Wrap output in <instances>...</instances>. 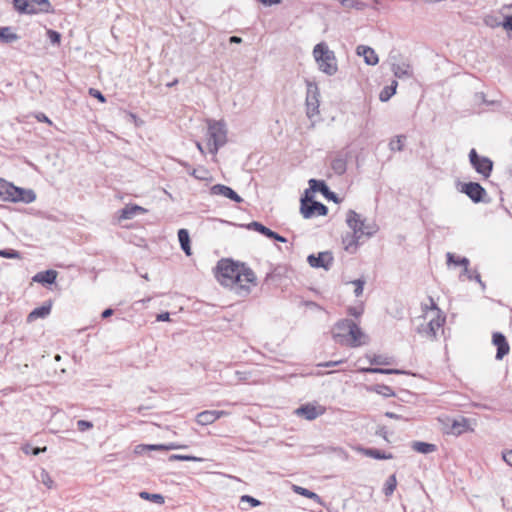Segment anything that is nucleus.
I'll use <instances>...</instances> for the list:
<instances>
[{
    "mask_svg": "<svg viewBox=\"0 0 512 512\" xmlns=\"http://www.w3.org/2000/svg\"><path fill=\"white\" fill-rule=\"evenodd\" d=\"M182 448H186L185 445H177V444H174V443H170V444H158V445H138L136 446V449H135V452L136 453H140L144 450H165V451H169V450H174V449H182Z\"/></svg>",
    "mask_w": 512,
    "mask_h": 512,
    "instance_id": "nucleus-22",
    "label": "nucleus"
},
{
    "mask_svg": "<svg viewBox=\"0 0 512 512\" xmlns=\"http://www.w3.org/2000/svg\"><path fill=\"white\" fill-rule=\"evenodd\" d=\"M459 191L467 195L474 203L484 201L486 190L477 182L461 183Z\"/></svg>",
    "mask_w": 512,
    "mask_h": 512,
    "instance_id": "nucleus-10",
    "label": "nucleus"
},
{
    "mask_svg": "<svg viewBox=\"0 0 512 512\" xmlns=\"http://www.w3.org/2000/svg\"><path fill=\"white\" fill-rule=\"evenodd\" d=\"M429 300L431 306H423V311L425 312L424 320L429 319L417 327V333L427 339H435L438 330L441 329L445 322V318L441 316L440 309L435 304L433 298L430 297Z\"/></svg>",
    "mask_w": 512,
    "mask_h": 512,
    "instance_id": "nucleus-2",
    "label": "nucleus"
},
{
    "mask_svg": "<svg viewBox=\"0 0 512 512\" xmlns=\"http://www.w3.org/2000/svg\"><path fill=\"white\" fill-rule=\"evenodd\" d=\"M40 481L47 486L48 488H51L53 485V480L51 479L50 475L46 470H41L40 472Z\"/></svg>",
    "mask_w": 512,
    "mask_h": 512,
    "instance_id": "nucleus-50",
    "label": "nucleus"
},
{
    "mask_svg": "<svg viewBox=\"0 0 512 512\" xmlns=\"http://www.w3.org/2000/svg\"><path fill=\"white\" fill-rule=\"evenodd\" d=\"M57 271L55 270H46L42 272H38L33 276L32 280L41 284H53L57 278Z\"/></svg>",
    "mask_w": 512,
    "mask_h": 512,
    "instance_id": "nucleus-21",
    "label": "nucleus"
},
{
    "mask_svg": "<svg viewBox=\"0 0 512 512\" xmlns=\"http://www.w3.org/2000/svg\"><path fill=\"white\" fill-rule=\"evenodd\" d=\"M334 261L333 255L329 251L319 252L317 255L310 254L307 262L313 268H323L329 270Z\"/></svg>",
    "mask_w": 512,
    "mask_h": 512,
    "instance_id": "nucleus-11",
    "label": "nucleus"
},
{
    "mask_svg": "<svg viewBox=\"0 0 512 512\" xmlns=\"http://www.w3.org/2000/svg\"><path fill=\"white\" fill-rule=\"evenodd\" d=\"M269 238L271 239H274L276 241H279V242H282V243H285L287 242L286 238L277 234L276 232L273 231V236H270Z\"/></svg>",
    "mask_w": 512,
    "mask_h": 512,
    "instance_id": "nucleus-60",
    "label": "nucleus"
},
{
    "mask_svg": "<svg viewBox=\"0 0 512 512\" xmlns=\"http://www.w3.org/2000/svg\"><path fill=\"white\" fill-rule=\"evenodd\" d=\"M502 27L509 31L511 30L512 31V15L511 16H506L502 22Z\"/></svg>",
    "mask_w": 512,
    "mask_h": 512,
    "instance_id": "nucleus-55",
    "label": "nucleus"
},
{
    "mask_svg": "<svg viewBox=\"0 0 512 512\" xmlns=\"http://www.w3.org/2000/svg\"><path fill=\"white\" fill-rule=\"evenodd\" d=\"M51 303H45L40 307L33 309L27 316V322L31 323L39 318H46L51 312Z\"/></svg>",
    "mask_w": 512,
    "mask_h": 512,
    "instance_id": "nucleus-19",
    "label": "nucleus"
},
{
    "mask_svg": "<svg viewBox=\"0 0 512 512\" xmlns=\"http://www.w3.org/2000/svg\"><path fill=\"white\" fill-rule=\"evenodd\" d=\"M47 35L52 44L59 45L61 41V34L55 30H47Z\"/></svg>",
    "mask_w": 512,
    "mask_h": 512,
    "instance_id": "nucleus-49",
    "label": "nucleus"
},
{
    "mask_svg": "<svg viewBox=\"0 0 512 512\" xmlns=\"http://www.w3.org/2000/svg\"><path fill=\"white\" fill-rule=\"evenodd\" d=\"M462 276H466V277H467V279H469V280H476V281L481 285L482 289H485V284L482 282L481 277H480V274H479V273H477L476 271L471 272V271L469 270V273H468V274H463V272H462V273L460 274V278H461Z\"/></svg>",
    "mask_w": 512,
    "mask_h": 512,
    "instance_id": "nucleus-48",
    "label": "nucleus"
},
{
    "mask_svg": "<svg viewBox=\"0 0 512 512\" xmlns=\"http://www.w3.org/2000/svg\"><path fill=\"white\" fill-rule=\"evenodd\" d=\"M313 55L322 72L330 76L337 72L338 67L334 52L325 43H318L313 49Z\"/></svg>",
    "mask_w": 512,
    "mask_h": 512,
    "instance_id": "nucleus-3",
    "label": "nucleus"
},
{
    "mask_svg": "<svg viewBox=\"0 0 512 512\" xmlns=\"http://www.w3.org/2000/svg\"><path fill=\"white\" fill-rule=\"evenodd\" d=\"M226 411L206 410L196 415V422L202 426L214 423L219 418L226 416Z\"/></svg>",
    "mask_w": 512,
    "mask_h": 512,
    "instance_id": "nucleus-15",
    "label": "nucleus"
},
{
    "mask_svg": "<svg viewBox=\"0 0 512 512\" xmlns=\"http://www.w3.org/2000/svg\"><path fill=\"white\" fill-rule=\"evenodd\" d=\"M292 489L296 494H299L306 498L312 499L319 505L324 506V502H323L322 498L315 492H312V491H310L304 487L298 486V485H293Z\"/></svg>",
    "mask_w": 512,
    "mask_h": 512,
    "instance_id": "nucleus-26",
    "label": "nucleus"
},
{
    "mask_svg": "<svg viewBox=\"0 0 512 512\" xmlns=\"http://www.w3.org/2000/svg\"><path fill=\"white\" fill-rule=\"evenodd\" d=\"M331 168L338 175L344 174L347 169L346 160L342 157L335 158L331 163Z\"/></svg>",
    "mask_w": 512,
    "mask_h": 512,
    "instance_id": "nucleus-35",
    "label": "nucleus"
},
{
    "mask_svg": "<svg viewBox=\"0 0 512 512\" xmlns=\"http://www.w3.org/2000/svg\"><path fill=\"white\" fill-rule=\"evenodd\" d=\"M18 35L12 32L10 27H0V42L12 43L18 40Z\"/></svg>",
    "mask_w": 512,
    "mask_h": 512,
    "instance_id": "nucleus-31",
    "label": "nucleus"
},
{
    "mask_svg": "<svg viewBox=\"0 0 512 512\" xmlns=\"http://www.w3.org/2000/svg\"><path fill=\"white\" fill-rule=\"evenodd\" d=\"M348 334L346 344L352 347L359 346L360 338L363 336V333L356 323L353 322Z\"/></svg>",
    "mask_w": 512,
    "mask_h": 512,
    "instance_id": "nucleus-25",
    "label": "nucleus"
},
{
    "mask_svg": "<svg viewBox=\"0 0 512 512\" xmlns=\"http://www.w3.org/2000/svg\"><path fill=\"white\" fill-rule=\"evenodd\" d=\"M468 428V421L465 418L461 420H454L451 426L452 433L455 435H460L464 433Z\"/></svg>",
    "mask_w": 512,
    "mask_h": 512,
    "instance_id": "nucleus-36",
    "label": "nucleus"
},
{
    "mask_svg": "<svg viewBox=\"0 0 512 512\" xmlns=\"http://www.w3.org/2000/svg\"><path fill=\"white\" fill-rule=\"evenodd\" d=\"M469 160L472 167L477 173L481 174L484 178H488L493 169V161L485 156H479L475 149L469 152Z\"/></svg>",
    "mask_w": 512,
    "mask_h": 512,
    "instance_id": "nucleus-8",
    "label": "nucleus"
},
{
    "mask_svg": "<svg viewBox=\"0 0 512 512\" xmlns=\"http://www.w3.org/2000/svg\"><path fill=\"white\" fill-rule=\"evenodd\" d=\"M30 5L33 7V11L31 14L48 12L50 10L51 4L48 0H29Z\"/></svg>",
    "mask_w": 512,
    "mask_h": 512,
    "instance_id": "nucleus-29",
    "label": "nucleus"
},
{
    "mask_svg": "<svg viewBox=\"0 0 512 512\" xmlns=\"http://www.w3.org/2000/svg\"><path fill=\"white\" fill-rule=\"evenodd\" d=\"M343 363V360H339V361H328V362H325V363H322L320 364L319 366H322V367H334V366H337L339 364Z\"/></svg>",
    "mask_w": 512,
    "mask_h": 512,
    "instance_id": "nucleus-58",
    "label": "nucleus"
},
{
    "mask_svg": "<svg viewBox=\"0 0 512 512\" xmlns=\"http://www.w3.org/2000/svg\"><path fill=\"white\" fill-rule=\"evenodd\" d=\"M397 85V81L393 80L391 85L384 87L379 94L380 101H388L396 93Z\"/></svg>",
    "mask_w": 512,
    "mask_h": 512,
    "instance_id": "nucleus-32",
    "label": "nucleus"
},
{
    "mask_svg": "<svg viewBox=\"0 0 512 512\" xmlns=\"http://www.w3.org/2000/svg\"><path fill=\"white\" fill-rule=\"evenodd\" d=\"M346 223L348 227L361 238L363 236L371 237L377 231L374 224L366 223L365 219H362L360 214L354 210H349L346 216Z\"/></svg>",
    "mask_w": 512,
    "mask_h": 512,
    "instance_id": "nucleus-5",
    "label": "nucleus"
},
{
    "mask_svg": "<svg viewBox=\"0 0 512 512\" xmlns=\"http://www.w3.org/2000/svg\"><path fill=\"white\" fill-rule=\"evenodd\" d=\"M396 485H397L396 476L394 474L390 475L385 483L384 494L386 496L392 495L394 490L396 489Z\"/></svg>",
    "mask_w": 512,
    "mask_h": 512,
    "instance_id": "nucleus-39",
    "label": "nucleus"
},
{
    "mask_svg": "<svg viewBox=\"0 0 512 512\" xmlns=\"http://www.w3.org/2000/svg\"><path fill=\"white\" fill-rule=\"evenodd\" d=\"M406 139L404 135H399L395 139H392L389 143V147L392 151H402L403 142Z\"/></svg>",
    "mask_w": 512,
    "mask_h": 512,
    "instance_id": "nucleus-43",
    "label": "nucleus"
},
{
    "mask_svg": "<svg viewBox=\"0 0 512 512\" xmlns=\"http://www.w3.org/2000/svg\"><path fill=\"white\" fill-rule=\"evenodd\" d=\"M309 191L306 190L305 197L301 199L300 212L305 219L312 218L315 214L325 216L328 213V208L318 202L311 201L308 198Z\"/></svg>",
    "mask_w": 512,
    "mask_h": 512,
    "instance_id": "nucleus-7",
    "label": "nucleus"
},
{
    "mask_svg": "<svg viewBox=\"0 0 512 512\" xmlns=\"http://www.w3.org/2000/svg\"><path fill=\"white\" fill-rule=\"evenodd\" d=\"M356 51L358 55L364 57V61L367 65L374 66L379 62L377 54L371 47L359 45Z\"/></svg>",
    "mask_w": 512,
    "mask_h": 512,
    "instance_id": "nucleus-18",
    "label": "nucleus"
},
{
    "mask_svg": "<svg viewBox=\"0 0 512 512\" xmlns=\"http://www.w3.org/2000/svg\"><path fill=\"white\" fill-rule=\"evenodd\" d=\"M352 324L353 321L350 319H344L339 321L333 329V338L341 344H346V340L349 335L348 333Z\"/></svg>",
    "mask_w": 512,
    "mask_h": 512,
    "instance_id": "nucleus-13",
    "label": "nucleus"
},
{
    "mask_svg": "<svg viewBox=\"0 0 512 512\" xmlns=\"http://www.w3.org/2000/svg\"><path fill=\"white\" fill-rule=\"evenodd\" d=\"M216 278L221 285L234 289L239 295L249 294V284L255 285L256 282L255 273L250 268L230 259H222L218 262Z\"/></svg>",
    "mask_w": 512,
    "mask_h": 512,
    "instance_id": "nucleus-1",
    "label": "nucleus"
},
{
    "mask_svg": "<svg viewBox=\"0 0 512 512\" xmlns=\"http://www.w3.org/2000/svg\"><path fill=\"white\" fill-rule=\"evenodd\" d=\"M307 95H306V108L307 116L309 118L314 117L319 113V89L315 83L306 81Z\"/></svg>",
    "mask_w": 512,
    "mask_h": 512,
    "instance_id": "nucleus-9",
    "label": "nucleus"
},
{
    "mask_svg": "<svg viewBox=\"0 0 512 512\" xmlns=\"http://www.w3.org/2000/svg\"><path fill=\"white\" fill-rule=\"evenodd\" d=\"M374 391L380 395H383L384 397L394 396L393 390L386 385H377L375 386Z\"/></svg>",
    "mask_w": 512,
    "mask_h": 512,
    "instance_id": "nucleus-44",
    "label": "nucleus"
},
{
    "mask_svg": "<svg viewBox=\"0 0 512 512\" xmlns=\"http://www.w3.org/2000/svg\"><path fill=\"white\" fill-rule=\"evenodd\" d=\"M211 195H219L228 198L236 203H241L243 199L230 187L223 184H215L210 188Z\"/></svg>",
    "mask_w": 512,
    "mask_h": 512,
    "instance_id": "nucleus-14",
    "label": "nucleus"
},
{
    "mask_svg": "<svg viewBox=\"0 0 512 512\" xmlns=\"http://www.w3.org/2000/svg\"><path fill=\"white\" fill-rule=\"evenodd\" d=\"M178 239L182 250L186 255H191V247H190V237L189 233L186 229H180L178 231Z\"/></svg>",
    "mask_w": 512,
    "mask_h": 512,
    "instance_id": "nucleus-28",
    "label": "nucleus"
},
{
    "mask_svg": "<svg viewBox=\"0 0 512 512\" xmlns=\"http://www.w3.org/2000/svg\"><path fill=\"white\" fill-rule=\"evenodd\" d=\"M361 237L352 231V234H347L343 237L344 248L349 253H355Z\"/></svg>",
    "mask_w": 512,
    "mask_h": 512,
    "instance_id": "nucleus-24",
    "label": "nucleus"
},
{
    "mask_svg": "<svg viewBox=\"0 0 512 512\" xmlns=\"http://www.w3.org/2000/svg\"><path fill=\"white\" fill-rule=\"evenodd\" d=\"M503 460L512 467V450L503 453Z\"/></svg>",
    "mask_w": 512,
    "mask_h": 512,
    "instance_id": "nucleus-56",
    "label": "nucleus"
},
{
    "mask_svg": "<svg viewBox=\"0 0 512 512\" xmlns=\"http://www.w3.org/2000/svg\"><path fill=\"white\" fill-rule=\"evenodd\" d=\"M240 502H247L252 507H256V506H259L261 504V502L259 500H257L256 498H254V497H252L250 495H243V496H241Z\"/></svg>",
    "mask_w": 512,
    "mask_h": 512,
    "instance_id": "nucleus-52",
    "label": "nucleus"
},
{
    "mask_svg": "<svg viewBox=\"0 0 512 512\" xmlns=\"http://www.w3.org/2000/svg\"><path fill=\"white\" fill-rule=\"evenodd\" d=\"M169 461H195L202 462L204 461L201 457L191 456V455H181V454H172L169 456Z\"/></svg>",
    "mask_w": 512,
    "mask_h": 512,
    "instance_id": "nucleus-40",
    "label": "nucleus"
},
{
    "mask_svg": "<svg viewBox=\"0 0 512 512\" xmlns=\"http://www.w3.org/2000/svg\"><path fill=\"white\" fill-rule=\"evenodd\" d=\"M388 61L391 66V70L397 78H410L413 76L411 65L402 54L397 51L390 52Z\"/></svg>",
    "mask_w": 512,
    "mask_h": 512,
    "instance_id": "nucleus-6",
    "label": "nucleus"
},
{
    "mask_svg": "<svg viewBox=\"0 0 512 512\" xmlns=\"http://www.w3.org/2000/svg\"><path fill=\"white\" fill-rule=\"evenodd\" d=\"M207 136L209 152L216 154L227 142V129L225 123L214 120L208 121Z\"/></svg>",
    "mask_w": 512,
    "mask_h": 512,
    "instance_id": "nucleus-4",
    "label": "nucleus"
},
{
    "mask_svg": "<svg viewBox=\"0 0 512 512\" xmlns=\"http://www.w3.org/2000/svg\"><path fill=\"white\" fill-rule=\"evenodd\" d=\"M385 416L388 417V418L396 419V420L402 419L401 415H398V414L393 413V412H386Z\"/></svg>",
    "mask_w": 512,
    "mask_h": 512,
    "instance_id": "nucleus-62",
    "label": "nucleus"
},
{
    "mask_svg": "<svg viewBox=\"0 0 512 512\" xmlns=\"http://www.w3.org/2000/svg\"><path fill=\"white\" fill-rule=\"evenodd\" d=\"M259 2H261L262 4L266 5V6H271V5H274V4H279L281 2V0H258Z\"/></svg>",
    "mask_w": 512,
    "mask_h": 512,
    "instance_id": "nucleus-61",
    "label": "nucleus"
},
{
    "mask_svg": "<svg viewBox=\"0 0 512 512\" xmlns=\"http://www.w3.org/2000/svg\"><path fill=\"white\" fill-rule=\"evenodd\" d=\"M492 342L497 347L496 359L501 360L509 353V344L505 336L500 332L493 333Z\"/></svg>",
    "mask_w": 512,
    "mask_h": 512,
    "instance_id": "nucleus-16",
    "label": "nucleus"
},
{
    "mask_svg": "<svg viewBox=\"0 0 512 512\" xmlns=\"http://www.w3.org/2000/svg\"><path fill=\"white\" fill-rule=\"evenodd\" d=\"M89 94L92 97L97 98L102 103H104L106 101V98L104 97V95L99 90H97V89L90 88Z\"/></svg>",
    "mask_w": 512,
    "mask_h": 512,
    "instance_id": "nucleus-54",
    "label": "nucleus"
},
{
    "mask_svg": "<svg viewBox=\"0 0 512 512\" xmlns=\"http://www.w3.org/2000/svg\"><path fill=\"white\" fill-rule=\"evenodd\" d=\"M36 119L40 122H45V123H48V124H52V121L44 114V113H38L36 115Z\"/></svg>",
    "mask_w": 512,
    "mask_h": 512,
    "instance_id": "nucleus-57",
    "label": "nucleus"
},
{
    "mask_svg": "<svg viewBox=\"0 0 512 512\" xmlns=\"http://www.w3.org/2000/svg\"><path fill=\"white\" fill-rule=\"evenodd\" d=\"M364 454L368 457H371L373 459L377 460H386V459H392L393 455L391 453H385L379 449L375 448H367L364 450Z\"/></svg>",
    "mask_w": 512,
    "mask_h": 512,
    "instance_id": "nucleus-30",
    "label": "nucleus"
},
{
    "mask_svg": "<svg viewBox=\"0 0 512 512\" xmlns=\"http://www.w3.org/2000/svg\"><path fill=\"white\" fill-rule=\"evenodd\" d=\"M92 427H93V424L90 421H87V420L77 421V428L81 432L87 431V430L91 429Z\"/></svg>",
    "mask_w": 512,
    "mask_h": 512,
    "instance_id": "nucleus-53",
    "label": "nucleus"
},
{
    "mask_svg": "<svg viewBox=\"0 0 512 512\" xmlns=\"http://www.w3.org/2000/svg\"><path fill=\"white\" fill-rule=\"evenodd\" d=\"M15 9L20 13L31 14L33 6L30 5L29 0H13Z\"/></svg>",
    "mask_w": 512,
    "mask_h": 512,
    "instance_id": "nucleus-37",
    "label": "nucleus"
},
{
    "mask_svg": "<svg viewBox=\"0 0 512 512\" xmlns=\"http://www.w3.org/2000/svg\"><path fill=\"white\" fill-rule=\"evenodd\" d=\"M170 314L168 312L160 313L157 315V321H169Z\"/></svg>",
    "mask_w": 512,
    "mask_h": 512,
    "instance_id": "nucleus-59",
    "label": "nucleus"
},
{
    "mask_svg": "<svg viewBox=\"0 0 512 512\" xmlns=\"http://www.w3.org/2000/svg\"><path fill=\"white\" fill-rule=\"evenodd\" d=\"M18 198V202H23L26 204L32 203L36 199V194L31 189H23L20 188V193Z\"/></svg>",
    "mask_w": 512,
    "mask_h": 512,
    "instance_id": "nucleus-34",
    "label": "nucleus"
},
{
    "mask_svg": "<svg viewBox=\"0 0 512 512\" xmlns=\"http://www.w3.org/2000/svg\"><path fill=\"white\" fill-rule=\"evenodd\" d=\"M113 313H114L113 309H111V308H107V309H105V310L102 312V317H103V318H108V317H110Z\"/></svg>",
    "mask_w": 512,
    "mask_h": 512,
    "instance_id": "nucleus-63",
    "label": "nucleus"
},
{
    "mask_svg": "<svg viewBox=\"0 0 512 512\" xmlns=\"http://www.w3.org/2000/svg\"><path fill=\"white\" fill-rule=\"evenodd\" d=\"M230 43L240 44L242 42V38L238 36H231L229 38Z\"/></svg>",
    "mask_w": 512,
    "mask_h": 512,
    "instance_id": "nucleus-64",
    "label": "nucleus"
},
{
    "mask_svg": "<svg viewBox=\"0 0 512 512\" xmlns=\"http://www.w3.org/2000/svg\"><path fill=\"white\" fill-rule=\"evenodd\" d=\"M310 189L313 192L322 193L327 199L333 200L334 202H338L337 195L330 191L326 183L322 180L310 179L309 180Z\"/></svg>",
    "mask_w": 512,
    "mask_h": 512,
    "instance_id": "nucleus-17",
    "label": "nucleus"
},
{
    "mask_svg": "<svg viewBox=\"0 0 512 512\" xmlns=\"http://www.w3.org/2000/svg\"><path fill=\"white\" fill-rule=\"evenodd\" d=\"M147 210L139 205H127L120 211L121 219H132L138 214H144Z\"/></svg>",
    "mask_w": 512,
    "mask_h": 512,
    "instance_id": "nucleus-23",
    "label": "nucleus"
},
{
    "mask_svg": "<svg viewBox=\"0 0 512 512\" xmlns=\"http://www.w3.org/2000/svg\"><path fill=\"white\" fill-rule=\"evenodd\" d=\"M412 448L414 451L422 453V454H428V453L434 452L436 450V446L434 444L421 442V441L413 442Z\"/></svg>",
    "mask_w": 512,
    "mask_h": 512,
    "instance_id": "nucleus-33",
    "label": "nucleus"
},
{
    "mask_svg": "<svg viewBox=\"0 0 512 512\" xmlns=\"http://www.w3.org/2000/svg\"><path fill=\"white\" fill-rule=\"evenodd\" d=\"M139 496L142 499L151 500V501H153L155 503H158V504H163L164 503V497L161 494H151V493H148L146 491H142V492H140Z\"/></svg>",
    "mask_w": 512,
    "mask_h": 512,
    "instance_id": "nucleus-42",
    "label": "nucleus"
},
{
    "mask_svg": "<svg viewBox=\"0 0 512 512\" xmlns=\"http://www.w3.org/2000/svg\"><path fill=\"white\" fill-rule=\"evenodd\" d=\"M350 283L355 286V289H354L355 296L356 297L361 296L363 293V289H364V285H365L366 281L364 279H356V280L351 281Z\"/></svg>",
    "mask_w": 512,
    "mask_h": 512,
    "instance_id": "nucleus-46",
    "label": "nucleus"
},
{
    "mask_svg": "<svg viewBox=\"0 0 512 512\" xmlns=\"http://www.w3.org/2000/svg\"><path fill=\"white\" fill-rule=\"evenodd\" d=\"M248 228L253 229L266 237L273 236V231L261 224L260 222L253 221L248 225Z\"/></svg>",
    "mask_w": 512,
    "mask_h": 512,
    "instance_id": "nucleus-38",
    "label": "nucleus"
},
{
    "mask_svg": "<svg viewBox=\"0 0 512 512\" xmlns=\"http://www.w3.org/2000/svg\"><path fill=\"white\" fill-rule=\"evenodd\" d=\"M0 257L7 259H20L21 255L18 251L14 249H3L0 250Z\"/></svg>",
    "mask_w": 512,
    "mask_h": 512,
    "instance_id": "nucleus-45",
    "label": "nucleus"
},
{
    "mask_svg": "<svg viewBox=\"0 0 512 512\" xmlns=\"http://www.w3.org/2000/svg\"><path fill=\"white\" fill-rule=\"evenodd\" d=\"M190 174L195 177L196 179H199V180H206L208 178V170H206L205 168H198V169H193Z\"/></svg>",
    "mask_w": 512,
    "mask_h": 512,
    "instance_id": "nucleus-47",
    "label": "nucleus"
},
{
    "mask_svg": "<svg viewBox=\"0 0 512 512\" xmlns=\"http://www.w3.org/2000/svg\"><path fill=\"white\" fill-rule=\"evenodd\" d=\"M484 22L487 26L489 27H492V28H495V27H499V26H502V22L503 21H499L496 17L494 16H487L485 17L484 19Z\"/></svg>",
    "mask_w": 512,
    "mask_h": 512,
    "instance_id": "nucleus-51",
    "label": "nucleus"
},
{
    "mask_svg": "<svg viewBox=\"0 0 512 512\" xmlns=\"http://www.w3.org/2000/svg\"><path fill=\"white\" fill-rule=\"evenodd\" d=\"M446 258H447V264L450 265V264H454V265H459V266H462L463 267V274H468L469 273V259L466 258V257H456L453 253L451 252H448L446 254Z\"/></svg>",
    "mask_w": 512,
    "mask_h": 512,
    "instance_id": "nucleus-27",
    "label": "nucleus"
},
{
    "mask_svg": "<svg viewBox=\"0 0 512 512\" xmlns=\"http://www.w3.org/2000/svg\"><path fill=\"white\" fill-rule=\"evenodd\" d=\"M367 373H379V374H402L404 373L398 369H386V368H365L362 370Z\"/></svg>",
    "mask_w": 512,
    "mask_h": 512,
    "instance_id": "nucleus-41",
    "label": "nucleus"
},
{
    "mask_svg": "<svg viewBox=\"0 0 512 512\" xmlns=\"http://www.w3.org/2000/svg\"><path fill=\"white\" fill-rule=\"evenodd\" d=\"M295 412L297 415L303 416L307 420H314L320 414H322V411L318 410L317 407L310 404L302 405L301 407L297 408Z\"/></svg>",
    "mask_w": 512,
    "mask_h": 512,
    "instance_id": "nucleus-20",
    "label": "nucleus"
},
{
    "mask_svg": "<svg viewBox=\"0 0 512 512\" xmlns=\"http://www.w3.org/2000/svg\"><path fill=\"white\" fill-rule=\"evenodd\" d=\"M19 193V187L4 179H0V198L3 201L18 202L17 197L19 196Z\"/></svg>",
    "mask_w": 512,
    "mask_h": 512,
    "instance_id": "nucleus-12",
    "label": "nucleus"
}]
</instances>
